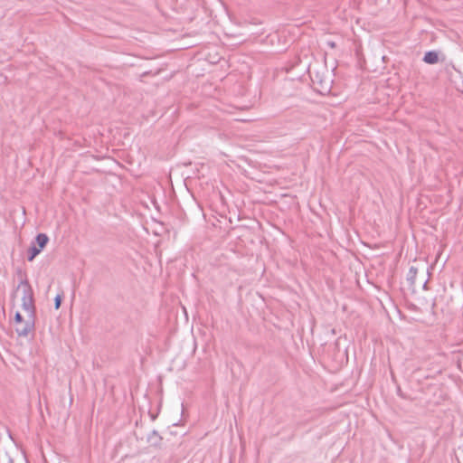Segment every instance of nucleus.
I'll return each mask as SVG.
<instances>
[{
  "label": "nucleus",
  "mask_w": 463,
  "mask_h": 463,
  "mask_svg": "<svg viewBox=\"0 0 463 463\" xmlns=\"http://www.w3.org/2000/svg\"><path fill=\"white\" fill-rule=\"evenodd\" d=\"M61 298L60 296H57L55 298V308L58 309L61 306Z\"/></svg>",
  "instance_id": "0eeeda50"
},
{
  "label": "nucleus",
  "mask_w": 463,
  "mask_h": 463,
  "mask_svg": "<svg viewBox=\"0 0 463 463\" xmlns=\"http://www.w3.org/2000/svg\"><path fill=\"white\" fill-rule=\"evenodd\" d=\"M17 292L22 294V307L26 314V324L24 326H19L17 329V334L20 336H27L34 326L33 290L29 283L25 280H23L17 287Z\"/></svg>",
  "instance_id": "f257e3e1"
},
{
  "label": "nucleus",
  "mask_w": 463,
  "mask_h": 463,
  "mask_svg": "<svg viewBox=\"0 0 463 463\" xmlns=\"http://www.w3.org/2000/svg\"><path fill=\"white\" fill-rule=\"evenodd\" d=\"M316 90L322 95L328 94L332 87V80L330 78L318 80V76L313 79Z\"/></svg>",
  "instance_id": "7ed1b4c3"
},
{
  "label": "nucleus",
  "mask_w": 463,
  "mask_h": 463,
  "mask_svg": "<svg viewBox=\"0 0 463 463\" xmlns=\"http://www.w3.org/2000/svg\"><path fill=\"white\" fill-rule=\"evenodd\" d=\"M26 314L23 316L20 312H16L14 316V323H15V331L17 332V329L19 326H24L26 324Z\"/></svg>",
  "instance_id": "39448f33"
},
{
  "label": "nucleus",
  "mask_w": 463,
  "mask_h": 463,
  "mask_svg": "<svg viewBox=\"0 0 463 463\" xmlns=\"http://www.w3.org/2000/svg\"><path fill=\"white\" fill-rule=\"evenodd\" d=\"M423 61L428 64H435L439 61V54L436 52H428L425 53Z\"/></svg>",
  "instance_id": "20e7f679"
},
{
  "label": "nucleus",
  "mask_w": 463,
  "mask_h": 463,
  "mask_svg": "<svg viewBox=\"0 0 463 463\" xmlns=\"http://www.w3.org/2000/svg\"><path fill=\"white\" fill-rule=\"evenodd\" d=\"M328 44H329V46H330L331 48H335V43H328Z\"/></svg>",
  "instance_id": "6e6552de"
},
{
  "label": "nucleus",
  "mask_w": 463,
  "mask_h": 463,
  "mask_svg": "<svg viewBox=\"0 0 463 463\" xmlns=\"http://www.w3.org/2000/svg\"><path fill=\"white\" fill-rule=\"evenodd\" d=\"M9 463H13V461H12V460H10V461H9Z\"/></svg>",
  "instance_id": "1a4fd4ad"
},
{
  "label": "nucleus",
  "mask_w": 463,
  "mask_h": 463,
  "mask_svg": "<svg viewBox=\"0 0 463 463\" xmlns=\"http://www.w3.org/2000/svg\"><path fill=\"white\" fill-rule=\"evenodd\" d=\"M49 238L44 233H40L35 238V244H33L28 251V260L32 261L46 246Z\"/></svg>",
  "instance_id": "f03ea898"
},
{
  "label": "nucleus",
  "mask_w": 463,
  "mask_h": 463,
  "mask_svg": "<svg viewBox=\"0 0 463 463\" xmlns=\"http://www.w3.org/2000/svg\"><path fill=\"white\" fill-rule=\"evenodd\" d=\"M418 269L415 267H411L409 272L407 274V279L410 281L411 285L415 283V279L417 276Z\"/></svg>",
  "instance_id": "423d86ee"
}]
</instances>
